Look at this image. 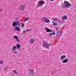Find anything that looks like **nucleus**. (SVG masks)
Masks as SVG:
<instances>
[{
    "mask_svg": "<svg viewBox=\"0 0 76 76\" xmlns=\"http://www.w3.org/2000/svg\"><path fill=\"white\" fill-rule=\"evenodd\" d=\"M16 39V41H18V42H20L19 39H18V38H17V39Z\"/></svg>",
    "mask_w": 76,
    "mask_h": 76,
    "instance_id": "21",
    "label": "nucleus"
},
{
    "mask_svg": "<svg viewBox=\"0 0 76 76\" xmlns=\"http://www.w3.org/2000/svg\"><path fill=\"white\" fill-rule=\"evenodd\" d=\"M61 35V32L60 31H58L56 34V35L57 37H60V35Z\"/></svg>",
    "mask_w": 76,
    "mask_h": 76,
    "instance_id": "12",
    "label": "nucleus"
},
{
    "mask_svg": "<svg viewBox=\"0 0 76 76\" xmlns=\"http://www.w3.org/2000/svg\"><path fill=\"white\" fill-rule=\"evenodd\" d=\"M35 70L34 69H30L28 71L29 72V75L30 76H32L34 75V71Z\"/></svg>",
    "mask_w": 76,
    "mask_h": 76,
    "instance_id": "5",
    "label": "nucleus"
},
{
    "mask_svg": "<svg viewBox=\"0 0 76 76\" xmlns=\"http://www.w3.org/2000/svg\"><path fill=\"white\" fill-rule=\"evenodd\" d=\"M4 71H7V68L6 67L5 69H4Z\"/></svg>",
    "mask_w": 76,
    "mask_h": 76,
    "instance_id": "23",
    "label": "nucleus"
},
{
    "mask_svg": "<svg viewBox=\"0 0 76 76\" xmlns=\"http://www.w3.org/2000/svg\"><path fill=\"white\" fill-rule=\"evenodd\" d=\"M55 29H56V30H58V29L57 28V27H56L55 28Z\"/></svg>",
    "mask_w": 76,
    "mask_h": 76,
    "instance_id": "30",
    "label": "nucleus"
},
{
    "mask_svg": "<svg viewBox=\"0 0 76 76\" xmlns=\"http://www.w3.org/2000/svg\"><path fill=\"white\" fill-rule=\"evenodd\" d=\"M66 57V55H62L61 56L60 59L61 60H63V59H64V58H65Z\"/></svg>",
    "mask_w": 76,
    "mask_h": 76,
    "instance_id": "8",
    "label": "nucleus"
},
{
    "mask_svg": "<svg viewBox=\"0 0 76 76\" xmlns=\"http://www.w3.org/2000/svg\"><path fill=\"white\" fill-rule=\"evenodd\" d=\"M20 23L18 21H14L12 23V25L13 27H15V29H16L17 31H20V29L19 27L20 26ZM17 26H18L19 27Z\"/></svg>",
    "mask_w": 76,
    "mask_h": 76,
    "instance_id": "1",
    "label": "nucleus"
},
{
    "mask_svg": "<svg viewBox=\"0 0 76 76\" xmlns=\"http://www.w3.org/2000/svg\"><path fill=\"white\" fill-rule=\"evenodd\" d=\"M16 47H17V48H20L21 47V46L19 44H17L16 45Z\"/></svg>",
    "mask_w": 76,
    "mask_h": 76,
    "instance_id": "14",
    "label": "nucleus"
},
{
    "mask_svg": "<svg viewBox=\"0 0 76 76\" xmlns=\"http://www.w3.org/2000/svg\"><path fill=\"white\" fill-rule=\"evenodd\" d=\"M67 19V17L66 15H64L63 17H62V21Z\"/></svg>",
    "mask_w": 76,
    "mask_h": 76,
    "instance_id": "7",
    "label": "nucleus"
},
{
    "mask_svg": "<svg viewBox=\"0 0 76 76\" xmlns=\"http://www.w3.org/2000/svg\"><path fill=\"white\" fill-rule=\"evenodd\" d=\"M45 28L46 29V31L47 32H53V30L48 28Z\"/></svg>",
    "mask_w": 76,
    "mask_h": 76,
    "instance_id": "6",
    "label": "nucleus"
},
{
    "mask_svg": "<svg viewBox=\"0 0 76 76\" xmlns=\"http://www.w3.org/2000/svg\"><path fill=\"white\" fill-rule=\"evenodd\" d=\"M46 20H48V18H47L46 17L42 18V21H43V22H45Z\"/></svg>",
    "mask_w": 76,
    "mask_h": 76,
    "instance_id": "11",
    "label": "nucleus"
},
{
    "mask_svg": "<svg viewBox=\"0 0 76 76\" xmlns=\"http://www.w3.org/2000/svg\"><path fill=\"white\" fill-rule=\"evenodd\" d=\"M16 46H14L13 47V48L11 49V50H12V51H15V50H16Z\"/></svg>",
    "mask_w": 76,
    "mask_h": 76,
    "instance_id": "13",
    "label": "nucleus"
},
{
    "mask_svg": "<svg viewBox=\"0 0 76 76\" xmlns=\"http://www.w3.org/2000/svg\"><path fill=\"white\" fill-rule=\"evenodd\" d=\"M13 38H15V39H16L18 38V36H13Z\"/></svg>",
    "mask_w": 76,
    "mask_h": 76,
    "instance_id": "16",
    "label": "nucleus"
},
{
    "mask_svg": "<svg viewBox=\"0 0 76 76\" xmlns=\"http://www.w3.org/2000/svg\"><path fill=\"white\" fill-rule=\"evenodd\" d=\"M3 61H0V64H2L3 63Z\"/></svg>",
    "mask_w": 76,
    "mask_h": 76,
    "instance_id": "28",
    "label": "nucleus"
},
{
    "mask_svg": "<svg viewBox=\"0 0 76 76\" xmlns=\"http://www.w3.org/2000/svg\"><path fill=\"white\" fill-rule=\"evenodd\" d=\"M28 18H26V19H25V21H26L27 20H28Z\"/></svg>",
    "mask_w": 76,
    "mask_h": 76,
    "instance_id": "24",
    "label": "nucleus"
},
{
    "mask_svg": "<svg viewBox=\"0 0 76 76\" xmlns=\"http://www.w3.org/2000/svg\"><path fill=\"white\" fill-rule=\"evenodd\" d=\"M45 22L46 23H49V22H50V20H46V21H45Z\"/></svg>",
    "mask_w": 76,
    "mask_h": 76,
    "instance_id": "17",
    "label": "nucleus"
},
{
    "mask_svg": "<svg viewBox=\"0 0 76 76\" xmlns=\"http://www.w3.org/2000/svg\"><path fill=\"white\" fill-rule=\"evenodd\" d=\"M24 23H21V27H22V28H23V27H24Z\"/></svg>",
    "mask_w": 76,
    "mask_h": 76,
    "instance_id": "20",
    "label": "nucleus"
},
{
    "mask_svg": "<svg viewBox=\"0 0 76 76\" xmlns=\"http://www.w3.org/2000/svg\"><path fill=\"white\" fill-rule=\"evenodd\" d=\"M68 61H69V60H67V59H65L62 61V63H66L68 62Z\"/></svg>",
    "mask_w": 76,
    "mask_h": 76,
    "instance_id": "10",
    "label": "nucleus"
},
{
    "mask_svg": "<svg viewBox=\"0 0 76 76\" xmlns=\"http://www.w3.org/2000/svg\"><path fill=\"white\" fill-rule=\"evenodd\" d=\"M13 73H17V72H16V71L15 70H13L12 71Z\"/></svg>",
    "mask_w": 76,
    "mask_h": 76,
    "instance_id": "18",
    "label": "nucleus"
},
{
    "mask_svg": "<svg viewBox=\"0 0 76 76\" xmlns=\"http://www.w3.org/2000/svg\"><path fill=\"white\" fill-rule=\"evenodd\" d=\"M71 6H72L71 4L66 1H64V4H62L61 6V7L62 8H65L66 9V8L68 9L69 7H70Z\"/></svg>",
    "mask_w": 76,
    "mask_h": 76,
    "instance_id": "2",
    "label": "nucleus"
},
{
    "mask_svg": "<svg viewBox=\"0 0 76 76\" xmlns=\"http://www.w3.org/2000/svg\"><path fill=\"white\" fill-rule=\"evenodd\" d=\"M50 1H54V0H50Z\"/></svg>",
    "mask_w": 76,
    "mask_h": 76,
    "instance_id": "32",
    "label": "nucleus"
},
{
    "mask_svg": "<svg viewBox=\"0 0 76 76\" xmlns=\"http://www.w3.org/2000/svg\"><path fill=\"white\" fill-rule=\"evenodd\" d=\"M0 12H1V9H0Z\"/></svg>",
    "mask_w": 76,
    "mask_h": 76,
    "instance_id": "34",
    "label": "nucleus"
},
{
    "mask_svg": "<svg viewBox=\"0 0 76 76\" xmlns=\"http://www.w3.org/2000/svg\"><path fill=\"white\" fill-rule=\"evenodd\" d=\"M30 30H31V29H28L26 31H30Z\"/></svg>",
    "mask_w": 76,
    "mask_h": 76,
    "instance_id": "27",
    "label": "nucleus"
},
{
    "mask_svg": "<svg viewBox=\"0 0 76 76\" xmlns=\"http://www.w3.org/2000/svg\"><path fill=\"white\" fill-rule=\"evenodd\" d=\"M17 53V52H15L14 53V54H16Z\"/></svg>",
    "mask_w": 76,
    "mask_h": 76,
    "instance_id": "33",
    "label": "nucleus"
},
{
    "mask_svg": "<svg viewBox=\"0 0 76 76\" xmlns=\"http://www.w3.org/2000/svg\"><path fill=\"white\" fill-rule=\"evenodd\" d=\"M52 35H56V33L54 32H53L52 33Z\"/></svg>",
    "mask_w": 76,
    "mask_h": 76,
    "instance_id": "26",
    "label": "nucleus"
},
{
    "mask_svg": "<svg viewBox=\"0 0 76 76\" xmlns=\"http://www.w3.org/2000/svg\"><path fill=\"white\" fill-rule=\"evenodd\" d=\"M18 19H19V18H16V20H18Z\"/></svg>",
    "mask_w": 76,
    "mask_h": 76,
    "instance_id": "29",
    "label": "nucleus"
},
{
    "mask_svg": "<svg viewBox=\"0 0 76 76\" xmlns=\"http://www.w3.org/2000/svg\"><path fill=\"white\" fill-rule=\"evenodd\" d=\"M52 23H54V21H52Z\"/></svg>",
    "mask_w": 76,
    "mask_h": 76,
    "instance_id": "35",
    "label": "nucleus"
},
{
    "mask_svg": "<svg viewBox=\"0 0 76 76\" xmlns=\"http://www.w3.org/2000/svg\"><path fill=\"white\" fill-rule=\"evenodd\" d=\"M54 20L55 21H57V20L56 19V18H55L54 19Z\"/></svg>",
    "mask_w": 76,
    "mask_h": 76,
    "instance_id": "31",
    "label": "nucleus"
},
{
    "mask_svg": "<svg viewBox=\"0 0 76 76\" xmlns=\"http://www.w3.org/2000/svg\"><path fill=\"white\" fill-rule=\"evenodd\" d=\"M23 33H26V30H24L23 31Z\"/></svg>",
    "mask_w": 76,
    "mask_h": 76,
    "instance_id": "25",
    "label": "nucleus"
},
{
    "mask_svg": "<svg viewBox=\"0 0 76 76\" xmlns=\"http://www.w3.org/2000/svg\"><path fill=\"white\" fill-rule=\"evenodd\" d=\"M45 4V2L44 1L40 0L39 1L38 3V5H37V7H38V6H42V4Z\"/></svg>",
    "mask_w": 76,
    "mask_h": 76,
    "instance_id": "4",
    "label": "nucleus"
},
{
    "mask_svg": "<svg viewBox=\"0 0 76 76\" xmlns=\"http://www.w3.org/2000/svg\"><path fill=\"white\" fill-rule=\"evenodd\" d=\"M50 36H52L53 35V34L51 33H49Z\"/></svg>",
    "mask_w": 76,
    "mask_h": 76,
    "instance_id": "22",
    "label": "nucleus"
},
{
    "mask_svg": "<svg viewBox=\"0 0 76 76\" xmlns=\"http://www.w3.org/2000/svg\"><path fill=\"white\" fill-rule=\"evenodd\" d=\"M50 45L51 44H48L46 43H44L43 44V47H44L45 48H48V49H49V47H50Z\"/></svg>",
    "mask_w": 76,
    "mask_h": 76,
    "instance_id": "3",
    "label": "nucleus"
},
{
    "mask_svg": "<svg viewBox=\"0 0 76 76\" xmlns=\"http://www.w3.org/2000/svg\"><path fill=\"white\" fill-rule=\"evenodd\" d=\"M20 10H21V11H23V10L24 9H25V7L23 6H20Z\"/></svg>",
    "mask_w": 76,
    "mask_h": 76,
    "instance_id": "9",
    "label": "nucleus"
},
{
    "mask_svg": "<svg viewBox=\"0 0 76 76\" xmlns=\"http://www.w3.org/2000/svg\"><path fill=\"white\" fill-rule=\"evenodd\" d=\"M30 42H31V43H33V42H34V40H33V39H30Z\"/></svg>",
    "mask_w": 76,
    "mask_h": 76,
    "instance_id": "15",
    "label": "nucleus"
},
{
    "mask_svg": "<svg viewBox=\"0 0 76 76\" xmlns=\"http://www.w3.org/2000/svg\"><path fill=\"white\" fill-rule=\"evenodd\" d=\"M53 25H54L55 26H56L57 25V23H54L53 24Z\"/></svg>",
    "mask_w": 76,
    "mask_h": 76,
    "instance_id": "19",
    "label": "nucleus"
}]
</instances>
